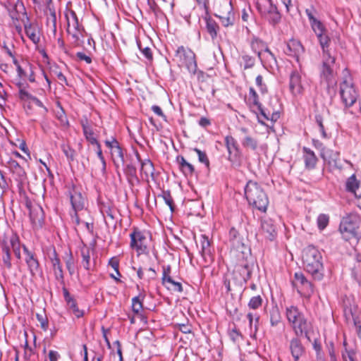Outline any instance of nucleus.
<instances>
[{
	"label": "nucleus",
	"instance_id": "nucleus-1",
	"mask_svg": "<svg viewBox=\"0 0 361 361\" xmlns=\"http://www.w3.org/2000/svg\"><path fill=\"white\" fill-rule=\"evenodd\" d=\"M314 9L313 8L305 10V13L309 19L311 27L317 37L322 51L321 78L325 80L328 87H330L336 84V59L331 55L329 49L331 39L327 34V30L324 25L314 17Z\"/></svg>",
	"mask_w": 361,
	"mask_h": 361
},
{
	"label": "nucleus",
	"instance_id": "nucleus-2",
	"mask_svg": "<svg viewBox=\"0 0 361 361\" xmlns=\"http://www.w3.org/2000/svg\"><path fill=\"white\" fill-rule=\"evenodd\" d=\"M302 264L305 269L314 280L321 281L324 277L323 257L318 248L308 245L302 252Z\"/></svg>",
	"mask_w": 361,
	"mask_h": 361
},
{
	"label": "nucleus",
	"instance_id": "nucleus-3",
	"mask_svg": "<svg viewBox=\"0 0 361 361\" xmlns=\"http://www.w3.org/2000/svg\"><path fill=\"white\" fill-rule=\"evenodd\" d=\"M245 195L250 205L259 211L266 212L269 199L262 187L256 182L250 180L245 188Z\"/></svg>",
	"mask_w": 361,
	"mask_h": 361
},
{
	"label": "nucleus",
	"instance_id": "nucleus-4",
	"mask_svg": "<svg viewBox=\"0 0 361 361\" xmlns=\"http://www.w3.org/2000/svg\"><path fill=\"white\" fill-rule=\"evenodd\" d=\"M130 238V247L135 251L137 256L148 254L147 232L140 230L137 227H133Z\"/></svg>",
	"mask_w": 361,
	"mask_h": 361
},
{
	"label": "nucleus",
	"instance_id": "nucleus-5",
	"mask_svg": "<svg viewBox=\"0 0 361 361\" xmlns=\"http://www.w3.org/2000/svg\"><path fill=\"white\" fill-rule=\"evenodd\" d=\"M340 96L345 108L351 107L357 101L358 93L350 75H345L340 84Z\"/></svg>",
	"mask_w": 361,
	"mask_h": 361
},
{
	"label": "nucleus",
	"instance_id": "nucleus-6",
	"mask_svg": "<svg viewBox=\"0 0 361 361\" xmlns=\"http://www.w3.org/2000/svg\"><path fill=\"white\" fill-rule=\"evenodd\" d=\"M257 8L262 17L272 25H276L280 22L281 14L271 0H257Z\"/></svg>",
	"mask_w": 361,
	"mask_h": 361
},
{
	"label": "nucleus",
	"instance_id": "nucleus-7",
	"mask_svg": "<svg viewBox=\"0 0 361 361\" xmlns=\"http://www.w3.org/2000/svg\"><path fill=\"white\" fill-rule=\"evenodd\" d=\"M175 57L180 66H185L190 73L196 72L197 62L195 53L189 48L178 47Z\"/></svg>",
	"mask_w": 361,
	"mask_h": 361
},
{
	"label": "nucleus",
	"instance_id": "nucleus-8",
	"mask_svg": "<svg viewBox=\"0 0 361 361\" xmlns=\"http://www.w3.org/2000/svg\"><path fill=\"white\" fill-rule=\"evenodd\" d=\"M248 101L250 104H252L257 108L260 114L264 119L276 122L280 118V112H279L278 110H275L274 108L272 109H269L268 108L262 107V104L259 101L258 94L253 87H250L249 89Z\"/></svg>",
	"mask_w": 361,
	"mask_h": 361
},
{
	"label": "nucleus",
	"instance_id": "nucleus-9",
	"mask_svg": "<svg viewBox=\"0 0 361 361\" xmlns=\"http://www.w3.org/2000/svg\"><path fill=\"white\" fill-rule=\"evenodd\" d=\"M292 283L298 292L304 297L310 298L314 293V285L300 271L295 273Z\"/></svg>",
	"mask_w": 361,
	"mask_h": 361
},
{
	"label": "nucleus",
	"instance_id": "nucleus-10",
	"mask_svg": "<svg viewBox=\"0 0 361 361\" xmlns=\"http://www.w3.org/2000/svg\"><path fill=\"white\" fill-rule=\"evenodd\" d=\"M359 224V216L355 214H350L344 216L340 224V231L344 235L345 233L349 235L355 236L356 228ZM344 238H346L343 235Z\"/></svg>",
	"mask_w": 361,
	"mask_h": 361
},
{
	"label": "nucleus",
	"instance_id": "nucleus-11",
	"mask_svg": "<svg viewBox=\"0 0 361 361\" xmlns=\"http://www.w3.org/2000/svg\"><path fill=\"white\" fill-rule=\"evenodd\" d=\"M6 167L12 174L13 178L18 185H22L27 179V174L25 169L17 161L11 158L9 159L6 163Z\"/></svg>",
	"mask_w": 361,
	"mask_h": 361
},
{
	"label": "nucleus",
	"instance_id": "nucleus-12",
	"mask_svg": "<svg viewBox=\"0 0 361 361\" xmlns=\"http://www.w3.org/2000/svg\"><path fill=\"white\" fill-rule=\"evenodd\" d=\"M9 16L12 19V23L21 22L23 25L25 20H30L27 16L25 8L21 1H17L14 6L9 11Z\"/></svg>",
	"mask_w": 361,
	"mask_h": 361
},
{
	"label": "nucleus",
	"instance_id": "nucleus-13",
	"mask_svg": "<svg viewBox=\"0 0 361 361\" xmlns=\"http://www.w3.org/2000/svg\"><path fill=\"white\" fill-rule=\"evenodd\" d=\"M200 243L201 245V250L200 252L204 262V266L207 267L214 261V258L212 254L211 243L208 237L205 235H200Z\"/></svg>",
	"mask_w": 361,
	"mask_h": 361
},
{
	"label": "nucleus",
	"instance_id": "nucleus-14",
	"mask_svg": "<svg viewBox=\"0 0 361 361\" xmlns=\"http://www.w3.org/2000/svg\"><path fill=\"white\" fill-rule=\"evenodd\" d=\"M225 145L228 153V159L231 161L238 160L240 157L241 152L235 139L231 135H227L225 137Z\"/></svg>",
	"mask_w": 361,
	"mask_h": 361
},
{
	"label": "nucleus",
	"instance_id": "nucleus-15",
	"mask_svg": "<svg viewBox=\"0 0 361 361\" xmlns=\"http://www.w3.org/2000/svg\"><path fill=\"white\" fill-rule=\"evenodd\" d=\"M23 251L25 255V261L32 276H35L40 271L39 262L35 254L30 251L25 245H23Z\"/></svg>",
	"mask_w": 361,
	"mask_h": 361
},
{
	"label": "nucleus",
	"instance_id": "nucleus-16",
	"mask_svg": "<svg viewBox=\"0 0 361 361\" xmlns=\"http://www.w3.org/2000/svg\"><path fill=\"white\" fill-rule=\"evenodd\" d=\"M290 90L295 96L302 94L304 87L302 82V76L298 71H293L290 75Z\"/></svg>",
	"mask_w": 361,
	"mask_h": 361
},
{
	"label": "nucleus",
	"instance_id": "nucleus-17",
	"mask_svg": "<svg viewBox=\"0 0 361 361\" xmlns=\"http://www.w3.org/2000/svg\"><path fill=\"white\" fill-rule=\"evenodd\" d=\"M313 146L320 150V156L329 164H331V162H336V159L338 158V153L334 152L332 150L329 149H326L322 142H321L318 140L313 139L312 140Z\"/></svg>",
	"mask_w": 361,
	"mask_h": 361
},
{
	"label": "nucleus",
	"instance_id": "nucleus-18",
	"mask_svg": "<svg viewBox=\"0 0 361 361\" xmlns=\"http://www.w3.org/2000/svg\"><path fill=\"white\" fill-rule=\"evenodd\" d=\"M304 49L302 44L296 39L289 40L286 45L284 52L290 56L295 58L298 60L299 56L303 53Z\"/></svg>",
	"mask_w": 361,
	"mask_h": 361
},
{
	"label": "nucleus",
	"instance_id": "nucleus-19",
	"mask_svg": "<svg viewBox=\"0 0 361 361\" xmlns=\"http://www.w3.org/2000/svg\"><path fill=\"white\" fill-rule=\"evenodd\" d=\"M63 293L65 301L67 304L68 309L77 317H82L84 314L83 310H81L78 308L77 302L75 300L72 298L68 292V290L66 288H63Z\"/></svg>",
	"mask_w": 361,
	"mask_h": 361
},
{
	"label": "nucleus",
	"instance_id": "nucleus-20",
	"mask_svg": "<svg viewBox=\"0 0 361 361\" xmlns=\"http://www.w3.org/2000/svg\"><path fill=\"white\" fill-rule=\"evenodd\" d=\"M302 159L305 163V167L307 169L312 170L316 167L318 159L315 153L307 147H303Z\"/></svg>",
	"mask_w": 361,
	"mask_h": 361
},
{
	"label": "nucleus",
	"instance_id": "nucleus-21",
	"mask_svg": "<svg viewBox=\"0 0 361 361\" xmlns=\"http://www.w3.org/2000/svg\"><path fill=\"white\" fill-rule=\"evenodd\" d=\"M135 157L138 161L140 162V173L142 176H145L146 179H148L149 176L154 178V168L152 162L149 159H145L142 161L140 157V154L137 152H135Z\"/></svg>",
	"mask_w": 361,
	"mask_h": 361
},
{
	"label": "nucleus",
	"instance_id": "nucleus-22",
	"mask_svg": "<svg viewBox=\"0 0 361 361\" xmlns=\"http://www.w3.org/2000/svg\"><path fill=\"white\" fill-rule=\"evenodd\" d=\"M289 349L294 361H298L305 354V348L298 338H293L290 340Z\"/></svg>",
	"mask_w": 361,
	"mask_h": 361
},
{
	"label": "nucleus",
	"instance_id": "nucleus-23",
	"mask_svg": "<svg viewBox=\"0 0 361 361\" xmlns=\"http://www.w3.org/2000/svg\"><path fill=\"white\" fill-rule=\"evenodd\" d=\"M49 258L52 264L56 279L61 283H63V272L60 259L55 249H53L52 254L49 256Z\"/></svg>",
	"mask_w": 361,
	"mask_h": 361
},
{
	"label": "nucleus",
	"instance_id": "nucleus-24",
	"mask_svg": "<svg viewBox=\"0 0 361 361\" xmlns=\"http://www.w3.org/2000/svg\"><path fill=\"white\" fill-rule=\"evenodd\" d=\"M25 32L28 38L35 44H37L39 42V31L36 24L30 23V20H25V23L23 25Z\"/></svg>",
	"mask_w": 361,
	"mask_h": 361
},
{
	"label": "nucleus",
	"instance_id": "nucleus-25",
	"mask_svg": "<svg viewBox=\"0 0 361 361\" xmlns=\"http://www.w3.org/2000/svg\"><path fill=\"white\" fill-rule=\"evenodd\" d=\"M261 228L265 237L270 240H272L276 235V226L271 219H263L261 222Z\"/></svg>",
	"mask_w": 361,
	"mask_h": 361
},
{
	"label": "nucleus",
	"instance_id": "nucleus-26",
	"mask_svg": "<svg viewBox=\"0 0 361 361\" xmlns=\"http://www.w3.org/2000/svg\"><path fill=\"white\" fill-rule=\"evenodd\" d=\"M292 327L297 336H302L305 334V336H307L308 332L310 329V324L307 322L303 315L292 325Z\"/></svg>",
	"mask_w": 361,
	"mask_h": 361
},
{
	"label": "nucleus",
	"instance_id": "nucleus-27",
	"mask_svg": "<svg viewBox=\"0 0 361 361\" xmlns=\"http://www.w3.org/2000/svg\"><path fill=\"white\" fill-rule=\"evenodd\" d=\"M30 220L34 225H42L44 221V212L42 208L36 205L30 208Z\"/></svg>",
	"mask_w": 361,
	"mask_h": 361
},
{
	"label": "nucleus",
	"instance_id": "nucleus-28",
	"mask_svg": "<svg viewBox=\"0 0 361 361\" xmlns=\"http://www.w3.org/2000/svg\"><path fill=\"white\" fill-rule=\"evenodd\" d=\"M67 20V28L71 29H84L83 26L79 23L78 18L75 12L73 10H68L65 13Z\"/></svg>",
	"mask_w": 361,
	"mask_h": 361
},
{
	"label": "nucleus",
	"instance_id": "nucleus-29",
	"mask_svg": "<svg viewBox=\"0 0 361 361\" xmlns=\"http://www.w3.org/2000/svg\"><path fill=\"white\" fill-rule=\"evenodd\" d=\"M50 1H51V0H50ZM46 13L47 16V23L48 25H51L53 32L55 33L56 32V13L54 6L51 4V2L48 4Z\"/></svg>",
	"mask_w": 361,
	"mask_h": 361
},
{
	"label": "nucleus",
	"instance_id": "nucleus-30",
	"mask_svg": "<svg viewBox=\"0 0 361 361\" xmlns=\"http://www.w3.org/2000/svg\"><path fill=\"white\" fill-rule=\"evenodd\" d=\"M84 29H71L67 28V32L72 38V44L75 47H80L83 43Z\"/></svg>",
	"mask_w": 361,
	"mask_h": 361
},
{
	"label": "nucleus",
	"instance_id": "nucleus-31",
	"mask_svg": "<svg viewBox=\"0 0 361 361\" xmlns=\"http://www.w3.org/2000/svg\"><path fill=\"white\" fill-rule=\"evenodd\" d=\"M111 154L115 166L118 169L121 166H124L125 159L123 150L120 145L114 147V149L111 150Z\"/></svg>",
	"mask_w": 361,
	"mask_h": 361
},
{
	"label": "nucleus",
	"instance_id": "nucleus-32",
	"mask_svg": "<svg viewBox=\"0 0 361 361\" xmlns=\"http://www.w3.org/2000/svg\"><path fill=\"white\" fill-rule=\"evenodd\" d=\"M81 126L82 128L83 134L85 137V139L91 144V145H97V140L94 135V132L92 128L88 124V121L86 119L85 121H81Z\"/></svg>",
	"mask_w": 361,
	"mask_h": 361
},
{
	"label": "nucleus",
	"instance_id": "nucleus-33",
	"mask_svg": "<svg viewBox=\"0 0 361 361\" xmlns=\"http://www.w3.org/2000/svg\"><path fill=\"white\" fill-rule=\"evenodd\" d=\"M250 47L252 50L257 54L258 58L262 56V51L267 47V44L258 37H253L250 42Z\"/></svg>",
	"mask_w": 361,
	"mask_h": 361
},
{
	"label": "nucleus",
	"instance_id": "nucleus-34",
	"mask_svg": "<svg viewBox=\"0 0 361 361\" xmlns=\"http://www.w3.org/2000/svg\"><path fill=\"white\" fill-rule=\"evenodd\" d=\"M302 316L303 314L295 306L286 308V317L291 326Z\"/></svg>",
	"mask_w": 361,
	"mask_h": 361
},
{
	"label": "nucleus",
	"instance_id": "nucleus-35",
	"mask_svg": "<svg viewBox=\"0 0 361 361\" xmlns=\"http://www.w3.org/2000/svg\"><path fill=\"white\" fill-rule=\"evenodd\" d=\"M206 23V29L212 39H214L217 35L219 25L209 16H206L204 18Z\"/></svg>",
	"mask_w": 361,
	"mask_h": 361
},
{
	"label": "nucleus",
	"instance_id": "nucleus-36",
	"mask_svg": "<svg viewBox=\"0 0 361 361\" xmlns=\"http://www.w3.org/2000/svg\"><path fill=\"white\" fill-rule=\"evenodd\" d=\"M177 161L179 164L180 170L185 176H191L194 173V166L188 162L183 157H177Z\"/></svg>",
	"mask_w": 361,
	"mask_h": 361
},
{
	"label": "nucleus",
	"instance_id": "nucleus-37",
	"mask_svg": "<svg viewBox=\"0 0 361 361\" xmlns=\"http://www.w3.org/2000/svg\"><path fill=\"white\" fill-rule=\"evenodd\" d=\"M71 202L75 212L82 209L85 206L84 198L80 192H75L71 195Z\"/></svg>",
	"mask_w": 361,
	"mask_h": 361
},
{
	"label": "nucleus",
	"instance_id": "nucleus-38",
	"mask_svg": "<svg viewBox=\"0 0 361 361\" xmlns=\"http://www.w3.org/2000/svg\"><path fill=\"white\" fill-rule=\"evenodd\" d=\"M270 323L271 326H281L282 329L284 328L281 322L280 312L277 307H273L270 310Z\"/></svg>",
	"mask_w": 361,
	"mask_h": 361
},
{
	"label": "nucleus",
	"instance_id": "nucleus-39",
	"mask_svg": "<svg viewBox=\"0 0 361 361\" xmlns=\"http://www.w3.org/2000/svg\"><path fill=\"white\" fill-rule=\"evenodd\" d=\"M82 262L81 264L86 270L90 269V249L87 246H83L80 250Z\"/></svg>",
	"mask_w": 361,
	"mask_h": 361
},
{
	"label": "nucleus",
	"instance_id": "nucleus-40",
	"mask_svg": "<svg viewBox=\"0 0 361 361\" xmlns=\"http://www.w3.org/2000/svg\"><path fill=\"white\" fill-rule=\"evenodd\" d=\"M359 182L355 175L350 176L345 183V188L348 192L353 193L355 197H357L356 190L358 189Z\"/></svg>",
	"mask_w": 361,
	"mask_h": 361
},
{
	"label": "nucleus",
	"instance_id": "nucleus-41",
	"mask_svg": "<svg viewBox=\"0 0 361 361\" xmlns=\"http://www.w3.org/2000/svg\"><path fill=\"white\" fill-rule=\"evenodd\" d=\"M145 296V294L140 293L132 299V308L135 314H139L142 310V300Z\"/></svg>",
	"mask_w": 361,
	"mask_h": 361
},
{
	"label": "nucleus",
	"instance_id": "nucleus-42",
	"mask_svg": "<svg viewBox=\"0 0 361 361\" xmlns=\"http://www.w3.org/2000/svg\"><path fill=\"white\" fill-rule=\"evenodd\" d=\"M262 56L259 58L262 64L269 63L271 64L273 62L276 63V59L274 54L270 51L268 47L262 51Z\"/></svg>",
	"mask_w": 361,
	"mask_h": 361
},
{
	"label": "nucleus",
	"instance_id": "nucleus-43",
	"mask_svg": "<svg viewBox=\"0 0 361 361\" xmlns=\"http://www.w3.org/2000/svg\"><path fill=\"white\" fill-rule=\"evenodd\" d=\"M247 318L249 320L250 332L255 334L258 329L259 317L258 315L254 316L252 313L249 312L247 314Z\"/></svg>",
	"mask_w": 361,
	"mask_h": 361
},
{
	"label": "nucleus",
	"instance_id": "nucleus-44",
	"mask_svg": "<svg viewBox=\"0 0 361 361\" xmlns=\"http://www.w3.org/2000/svg\"><path fill=\"white\" fill-rule=\"evenodd\" d=\"M242 145L245 148H249L255 151L258 147V141L257 139L247 135L242 140Z\"/></svg>",
	"mask_w": 361,
	"mask_h": 361
},
{
	"label": "nucleus",
	"instance_id": "nucleus-45",
	"mask_svg": "<svg viewBox=\"0 0 361 361\" xmlns=\"http://www.w3.org/2000/svg\"><path fill=\"white\" fill-rule=\"evenodd\" d=\"M167 289L173 291L183 292V286L180 282L175 281L171 277H169L166 281V285H164Z\"/></svg>",
	"mask_w": 361,
	"mask_h": 361
},
{
	"label": "nucleus",
	"instance_id": "nucleus-46",
	"mask_svg": "<svg viewBox=\"0 0 361 361\" xmlns=\"http://www.w3.org/2000/svg\"><path fill=\"white\" fill-rule=\"evenodd\" d=\"M2 251L4 252L3 256V262L4 265L8 268H11V253H10V248L8 245H6L5 243L2 245Z\"/></svg>",
	"mask_w": 361,
	"mask_h": 361
},
{
	"label": "nucleus",
	"instance_id": "nucleus-47",
	"mask_svg": "<svg viewBox=\"0 0 361 361\" xmlns=\"http://www.w3.org/2000/svg\"><path fill=\"white\" fill-rule=\"evenodd\" d=\"M100 212L104 218H109L111 221L114 220V210L109 204H102L100 206Z\"/></svg>",
	"mask_w": 361,
	"mask_h": 361
},
{
	"label": "nucleus",
	"instance_id": "nucleus-48",
	"mask_svg": "<svg viewBox=\"0 0 361 361\" xmlns=\"http://www.w3.org/2000/svg\"><path fill=\"white\" fill-rule=\"evenodd\" d=\"M255 59L254 57L247 54H243L241 56L240 64L243 65L244 69L251 68L255 66Z\"/></svg>",
	"mask_w": 361,
	"mask_h": 361
},
{
	"label": "nucleus",
	"instance_id": "nucleus-49",
	"mask_svg": "<svg viewBox=\"0 0 361 361\" xmlns=\"http://www.w3.org/2000/svg\"><path fill=\"white\" fill-rule=\"evenodd\" d=\"M61 149L69 161H73L75 159V151L69 145L63 144L61 146Z\"/></svg>",
	"mask_w": 361,
	"mask_h": 361
},
{
	"label": "nucleus",
	"instance_id": "nucleus-50",
	"mask_svg": "<svg viewBox=\"0 0 361 361\" xmlns=\"http://www.w3.org/2000/svg\"><path fill=\"white\" fill-rule=\"evenodd\" d=\"M223 26L228 27L234 23V15L231 12H228L226 16H218Z\"/></svg>",
	"mask_w": 361,
	"mask_h": 361
},
{
	"label": "nucleus",
	"instance_id": "nucleus-51",
	"mask_svg": "<svg viewBox=\"0 0 361 361\" xmlns=\"http://www.w3.org/2000/svg\"><path fill=\"white\" fill-rule=\"evenodd\" d=\"M315 122L319 128L321 135L323 138H327L328 135L324 125L323 117L320 114L315 115Z\"/></svg>",
	"mask_w": 361,
	"mask_h": 361
},
{
	"label": "nucleus",
	"instance_id": "nucleus-52",
	"mask_svg": "<svg viewBox=\"0 0 361 361\" xmlns=\"http://www.w3.org/2000/svg\"><path fill=\"white\" fill-rule=\"evenodd\" d=\"M123 171L128 179L136 178L137 169L132 163L126 164L123 168Z\"/></svg>",
	"mask_w": 361,
	"mask_h": 361
},
{
	"label": "nucleus",
	"instance_id": "nucleus-53",
	"mask_svg": "<svg viewBox=\"0 0 361 361\" xmlns=\"http://www.w3.org/2000/svg\"><path fill=\"white\" fill-rule=\"evenodd\" d=\"M263 300L260 295L253 296L248 302V307L252 310H257L262 305Z\"/></svg>",
	"mask_w": 361,
	"mask_h": 361
},
{
	"label": "nucleus",
	"instance_id": "nucleus-54",
	"mask_svg": "<svg viewBox=\"0 0 361 361\" xmlns=\"http://www.w3.org/2000/svg\"><path fill=\"white\" fill-rule=\"evenodd\" d=\"M329 220V218L328 215L324 214H319L317 220L318 228L320 230H324L327 226Z\"/></svg>",
	"mask_w": 361,
	"mask_h": 361
},
{
	"label": "nucleus",
	"instance_id": "nucleus-55",
	"mask_svg": "<svg viewBox=\"0 0 361 361\" xmlns=\"http://www.w3.org/2000/svg\"><path fill=\"white\" fill-rule=\"evenodd\" d=\"M66 266L71 276L75 273V262L71 253H70L68 257L66 259Z\"/></svg>",
	"mask_w": 361,
	"mask_h": 361
},
{
	"label": "nucleus",
	"instance_id": "nucleus-56",
	"mask_svg": "<svg viewBox=\"0 0 361 361\" xmlns=\"http://www.w3.org/2000/svg\"><path fill=\"white\" fill-rule=\"evenodd\" d=\"M94 145L97 147L96 152H97V157L99 159V160L101 161L102 164V171H103V173H104L106 171V164L105 159L102 154V151L101 149V145L98 142L97 145Z\"/></svg>",
	"mask_w": 361,
	"mask_h": 361
},
{
	"label": "nucleus",
	"instance_id": "nucleus-57",
	"mask_svg": "<svg viewBox=\"0 0 361 361\" xmlns=\"http://www.w3.org/2000/svg\"><path fill=\"white\" fill-rule=\"evenodd\" d=\"M194 151L197 154L199 161L204 164L207 166H209V161L206 153L197 148H195Z\"/></svg>",
	"mask_w": 361,
	"mask_h": 361
},
{
	"label": "nucleus",
	"instance_id": "nucleus-58",
	"mask_svg": "<svg viewBox=\"0 0 361 361\" xmlns=\"http://www.w3.org/2000/svg\"><path fill=\"white\" fill-rule=\"evenodd\" d=\"M37 321L40 323V326L44 331H47L49 327L48 319L45 315L37 313L36 314Z\"/></svg>",
	"mask_w": 361,
	"mask_h": 361
},
{
	"label": "nucleus",
	"instance_id": "nucleus-59",
	"mask_svg": "<svg viewBox=\"0 0 361 361\" xmlns=\"http://www.w3.org/2000/svg\"><path fill=\"white\" fill-rule=\"evenodd\" d=\"M137 45L140 51L144 55V56L149 61H152L153 59L152 49L148 47L142 48L140 43H138Z\"/></svg>",
	"mask_w": 361,
	"mask_h": 361
},
{
	"label": "nucleus",
	"instance_id": "nucleus-60",
	"mask_svg": "<svg viewBox=\"0 0 361 361\" xmlns=\"http://www.w3.org/2000/svg\"><path fill=\"white\" fill-rule=\"evenodd\" d=\"M162 197L164 200L165 203L170 207L171 210H173V198L169 191H164Z\"/></svg>",
	"mask_w": 361,
	"mask_h": 361
},
{
	"label": "nucleus",
	"instance_id": "nucleus-61",
	"mask_svg": "<svg viewBox=\"0 0 361 361\" xmlns=\"http://www.w3.org/2000/svg\"><path fill=\"white\" fill-rule=\"evenodd\" d=\"M9 243L13 250L20 247L19 237L15 233L12 234L9 238Z\"/></svg>",
	"mask_w": 361,
	"mask_h": 361
},
{
	"label": "nucleus",
	"instance_id": "nucleus-62",
	"mask_svg": "<svg viewBox=\"0 0 361 361\" xmlns=\"http://www.w3.org/2000/svg\"><path fill=\"white\" fill-rule=\"evenodd\" d=\"M34 96L32 95L30 92H28L26 89L25 90H19L18 91V97L22 101H28L32 100V98Z\"/></svg>",
	"mask_w": 361,
	"mask_h": 361
},
{
	"label": "nucleus",
	"instance_id": "nucleus-63",
	"mask_svg": "<svg viewBox=\"0 0 361 361\" xmlns=\"http://www.w3.org/2000/svg\"><path fill=\"white\" fill-rule=\"evenodd\" d=\"M171 266H164L163 267V273H162V284L166 285V281L169 277H171Z\"/></svg>",
	"mask_w": 361,
	"mask_h": 361
},
{
	"label": "nucleus",
	"instance_id": "nucleus-64",
	"mask_svg": "<svg viewBox=\"0 0 361 361\" xmlns=\"http://www.w3.org/2000/svg\"><path fill=\"white\" fill-rule=\"evenodd\" d=\"M229 336L233 341L235 342L238 341V338L242 336L240 331L237 329L234 328L230 331Z\"/></svg>",
	"mask_w": 361,
	"mask_h": 361
}]
</instances>
